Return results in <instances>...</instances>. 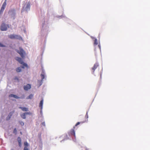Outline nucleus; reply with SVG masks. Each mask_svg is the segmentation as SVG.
Listing matches in <instances>:
<instances>
[{"mask_svg":"<svg viewBox=\"0 0 150 150\" xmlns=\"http://www.w3.org/2000/svg\"><path fill=\"white\" fill-rule=\"evenodd\" d=\"M26 115H31V113L30 112H25Z\"/></svg>","mask_w":150,"mask_h":150,"instance_id":"bb28decb","label":"nucleus"},{"mask_svg":"<svg viewBox=\"0 0 150 150\" xmlns=\"http://www.w3.org/2000/svg\"><path fill=\"white\" fill-rule=\"evenodd\" d=\"M33 96V95L32 94H31L28 96L26 98V99H31L32 98Z\"/></svg>","mask_w":150,"mask_h":150,"instance_id":"dca6fc26","label":"nucleus"},{"mask_svg":"<svg viewBox=\"0 0 150 150\" xmlns=\"http://www.w3.org/2000/svg\"><path fill=\"white\" fill-rule=\"evenodd\" d=\"M11 150H13V149H12Z\"/></svg>","mask_w":150,"mask_h":150,"instance_id":"72a5a7b5","label":"nucleus"},{"mask_svg":"<svg viewBox=\"0 0 150 150\" xmlns=\"http://www.w3.org/2000/svg\"><path fill=\"white\" fill-rule=\"evenodd\" d=\"M0 29L1 31H6L7 29V27L6 25L3 23L1 25Z\"/></svg>","mask_w":150,"mask_h":150,"instance_id":"20e7f679","label":"nucleus"},{"mask_svg":"<svg viewBox=\"0 0 150 150\" xmlns=\"http://www.w3.org/2000/svg\"><path fill=\"white\" fill-rule=\"evenodd\" d=\"M31 88V85L29 84H27L26 85H25L23 86V88L25 91H28Z\"/></svg>","mask_w":150,"mask_h":150,"instance_id":"423d86ee","label":"nucleus"},{"mask_svg":"<svg viewBox=\"0 0 150 150\" xmlns=\"http://www.w3.org/2000/svg\"><path fill=\"white\" fill-rule=\"evenodd\" d=\"M21 117L23 119H25L26 118V114L25 113H24L23 114L21 115Z\"/></svg>","mask_w":150,"mask_h":150,"instance_id":"2eb2a0df","label":"nucleus"},{"mask_svg":"<svg viewBox=\"0 0 150 150\" xmlns=\"http://www.w3.org/2000/svg\"><path fill=\"white\" fill-rule=\"evenodd\" d=\"M16 71L18 72H20L21 71V69L20 67H19L16 69Z\"/></svg>","mask_w":150,"mask_h":150,"instance_id":"6ab92c4d","label":"nucleus"},{"mask_svg":"<svg viewBox=\"0 0 150 150\" xmlns=\"http://www.w3.org/2000/svg\"><path fill=\"white\" fill-rule=\"evenodd\" d=\"M16 51L20 54L22 58H23L25 57V52L22 48L20 47L19 50H17Z\"/></svg>","mask_w":150,"mask_h":150,"instance_id":"f03ea898","label":"nucleus"},{"mask_svg":"<svg viewBox=\"0 0 150 150\" xmlns=\"http://www.w3.org/2000/svg\"><path fill=\"white\" fill-rule=\"evenodd\" d=\"M0 47H5V46L3 45L1 43H0Z\"/></svg>","mask_w":150,"mask_h":150,"instance_id":"393cba45","label":"nucleus"},{"mask_svg":"<svg viewBox=\"0 0 150 150\" xmlns=\"http://www.w3.org/2000/svg\"><path fill=\"white\" fill-rule=\"evenodd\" d=\"M30 4L29 2L27 4V5L26 7V10L27 11L30 8Z\"/></svg>","mask_w":150,"mask_h":150,"instance_id":"4468645a","label":"nucleus"},{"mask_svg":"<svg viewBox=\"0 0 150 150\" xmlns=\"http://www.w3.org/2000/svg\"><path fill=\"white\" fill-rule=\"evenodd\" d=\"M70 134L71 135H73L74 137H75V134L74 130V129H71V131H70Z\"/></svg>","mask_w":150,"mask_h":150,"instance_id":"1a4fd4ad","label":"nucleus"},{"mask_svg":"<svg viewBox=\"0 0 150 150\" xmlns=\"http://www.w3.org/2000/svg\"><path fill=\"white\" fill-rule=\"evenodd\" d=\"M9 38L11 39H16L21 40L22 39V38L19 35H8Z\"/></svg>","mask_w":150,"mask_h":150,"instance_id":"7ed1b4c3","label":"nucleus"},{"mask_svg":"<svg viewBox=\"0 0 150 150\" xmlns=\"http://www.w3.org/2000/svg\"><path fill=\"white\" fill-rule=\"evenodd\" d=\"M85 117L87 118H88V112H86V116H85Z\"/></svg>","mask_w":150,"mask_h":150,"instance_id":"c756f323","label":"nucleus"},{"mask_svg":"<svg viewBox=\"0 0 150 150\" xmlns=\"http://www.w3.org/2000/svg\"><path fill=\"white\" fill-rule=\"evenodd\" d=\"M82 150H88V149L86 147H84L83 148Z\"/></svg>","mask_w":150,"mask_h":150,"instance_id":"a878e982","label":"nucleus"},{"mask_svg":"<svg viewBox=\"0 0 150 150\" xmlns=\"http://www.w3.org/2000/svg\"><path fill=\"white\" fill-rule=\"evenodd\" d=\"M6 5V0H5L1 7L0 13L3 12L4 10Z\"/></svg>","mask_w":150,"mask_h":150,"instance_id":"39448f33","label":"nucleus"},{"mask_svg":"<svg viewBox=\"0 0 150 150\" xmlns=\"http://www.w3.org/2000/svg\"><path fill=\"white\" fill-rule=\"evenodd\" d=\"M98 44V40L96 39L94 40V45H97Z\"/></svg>","mask_w":150,"mask_h":150,"instance_id":"aec40b11","label":"nucleus"},{"mask_svg":"<svg viewBox=\"0 0 150 150\" xmlns=\"http://www.w3.org/2000/svg\"><path fill=\"white\" fill-rule=\"evenodd\" d=\"M42 80H41L40 81H38V86L39 87L41 85H42Z\"/></svg>","mask_w":150,"mask_h":150,"instance_id":"f3484780","label":"nucleus"},{"mask_svg":"<svg viewBox=\"0 0 150 150\" xmlns=\"http://www.w3.org/2000/svg\"><path fill=\"white\" fill-rule=\"evenodd\" d=\"M20 134H22V132H20Z\"/></svg>","mask_w":150,"mask_h":150,"instance_id":"473e14b6","label":"nucleus"},{"mask_svg":"<svg viewBox=\"0 0 150 150\" xmlns=\"http://www.w3.org/2000/svg\"><path fill=\"white\" fill-rule=\"evenodd\" d=\"M17 131L16 128H15L13 131V133L15 134H17Z\"/></svg>","mask_w":150,"mask_h":150,"instance_id":"5701e85b","label":"nucleus"},{"mask_svg":"<svg viewBox=\"0 0 150 150\" xmlns=\"http://www.w3.org/2000/svg\"><path fill=\"white\" fill-rule=\"evenodd\" d=\"M15 59L18 62L21 64H22L23 66L21 67L23 68H24V67H27L28 65L27 64L24 63L22 59L20 57H16L15 58Z\"/></svg>","mask_w":150,"mask_h":150,"instance_id":"f257e3e1","label":"nucleus"},{"mask_svg":"<svg viewBox=\"0 0 150 150\" xmlns=\"http://www.w3.org/2000/svg\"><path fill=\"white\" fill-rule=\"evenodd\" d=\"M19 108L21 109L23 111H27L28 110V108H26L20 107Z\"/></svg>","mask_w":150,"mask_h":150,"instance_id":"ddd939ff","label":"nucleus"},{"mask_svg":"<svg viewBox=\"0 0 150 150\" xmlns=\"http://www.w3.org/2000/svg\"><path fill=\"white\" fill-rule=\"evenodd\" d=\"M14 96V94H10V95H9V97H13Z\"/></svg>","mask_w":150,"mask_h":150,"instance_id":"cd10ccee","label":"nucleus"},{"mask_svg":"<svg viewBox=\"0 0 150 150\" xmlns=\"http://www.w3.org/2000/svg\"><path fill=\"white\" fill-rule=\"evenodd\" d=\"M19 123L22 126H23L24 125V123L22 121H19Z\"/></svg>","mask_w":150,"mask_h":150,"instance_id":"b1692460","label":"nucleus"},{"mask_svg":"<svg viewBox=\"0 0 150 150\" xmlns=\"http://www.w3.org/2000/svg\"><path fill=\"white\" fill-rule=\"evenodd\" d=\"M98 47H99V48L100 49V45H98Z\"/></svg>","mask_w":150,"mask_h":150,"instance_id":"2f4dec72","label":"nucleus"},{"mask_svg":"<svg viewBox=\"0 0 150 150\" xmlns=\"http://www.w3.org/2000/svg\"><path fill=\"white\" fill-rule=\"evenodd\" d=\"M24 145L25 146V147H27L29 146V144L27 142H24Z\"/></svg>","mask_w":150,"mask_h":150,"instance_id":"412c9836","label":"nucleus"},{"mask_svg":"<svg viewBox=\"0 0 150 150\" xmlns=\"http://www.w3.org/2000/svg\"><path fill=\"white\" fill-rule=\"evenodd\" d=\"M43 105V100H42L40 102L39 105V107L40 108L41 110H42V106Z\"/></svg>","mask_w":150,"mask_h":150,"instance_id":"f8f14e48","label":"nucleus"},{"mask_svg":"<svg viewBox=\"0 0 150 150\" xmlns=\"http://www.w3.org/2000/svg\"><path fill=\"white\" fill-rule=\"evenodd\" d=\"M42 79L41 80H42L43 81V80L45 78V75L44 74H41L40 75Z\"/></svg>","mask_w":150,"mask_h":150,"instance_id":"4be33fe9","label":"nucleus"},{"mask_svg":"<svg viewBox=\"0 0 150 150\" xmlns=\"http://www.w3.org/2000/svg\"><path fill=\"white\" fill-rule=\"evenodd\" d=\"M42 125L44 126H45V122H42Z\"/></svg>","mask_w":150,"mask_h":150,"instance_id":"7c9ffc66","label":"nucleus"},{"mask_svg":"<svg viewBox=\"0 0 150 150\" xmlns=\"http://www.w3.org/2000/svg\"><path fill=\"white\" fill-rule=\"evenodd\" d=\"M99 65L98 63H96L94 65L93 67L92 68V73L94 74L95 70L97 68L98 66Z\"/></svg>","mask_w":150,"mask_h":150,"instance_id":"0eeeda50","label":"nucleus"},{"mask_svg":"<svg viewBox=\"0 0 150 150\" xmlns=\"http://www.w3.org/2000/svg\"><path fill=\"white\" fill-rule=\"evenodd\" d=\"M18 143L19 146L20 147H21V144H22L21 141V138L19 137H18Z\"/></svg>","mask_w":150,"mask_h":150,"instance_id":"9b49d317","label":"nucleus"},{"mask_svg":"<svg viewBox=\"0 0 150 150\" xmlns=\"http://www.w3.org/2000/svg\"><path fill=\"white\" fill-rule=\"evenodd\" d=\"M14 112V111H13L12 112H11L9 114L8 116L6 118V120H9L11 118V116L13 114Z\"/></svg>","mask_w":150,"mask_h":150,"instance_id":"6e6552de","label":"nucleus"},{"mask_svg":"<svg viewBox=\"0 0 150 150\" xmlns=\"http://www.w3.org/2000/svg\"><path fill=\"white\" fill-rule=\"evenodd\" d=\"M13 98H17V99H19V98H20L23 99L24 98V96H23V97H19L17 96H16V95H14Z\"/></svg>","mask_w":150,"mask_h":150,"instance_id":"a211bd4d","label":"nucleus"},{"mask_svg":"<svg viewBox=\"0 0 150 150\" xmlns=\"http://www.w3.org/2000/svg\"><path fill=\"white\" fill-rule=\"evenodd\" d=\"M24 150H29V149L27 147H25L24 148Z\"/></svg>","mask_w":150,"mask_h":150,"instance_id":"c85d7f7f","label":"nucleus"},{"mask_svg":"<svg viewBox=\"0 0 150 150\" xmlns=\"http://www.w3.org/2000/svg\"><path fill=\"white\" fill-rule=\"evenodd\" d=\"M86 122V120H85V121H81V122H77L76 124L75 125V126L74 127V128H75V127L77 126V125H79L80 124H83Z\"/></svg>","mask_w":150,"mask_h":150,"instance_id":"9d476101","label":"nucleus"}]
</instances>
